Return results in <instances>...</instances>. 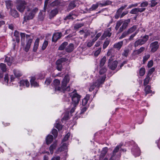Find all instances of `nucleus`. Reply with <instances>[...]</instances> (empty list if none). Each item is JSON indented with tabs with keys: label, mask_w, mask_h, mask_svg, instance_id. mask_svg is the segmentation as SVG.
I'll use <instances>...</instances> for the list:
<instances>
[{
	"label": "nucleus",
	"mask_w": 160,
	"mask_h": 160,
	"mask_svg": "<svg viewBox=\"0 0 160 160\" xmlns=\"http://www.w3.org/2000/svg\"><path fill=\"white\" fill-rule=\"evenodd\" d=\"M106 78L104 76H100L99 78H96L95 81L90 85L89 91L92 92L95 89V93H96L98 91L100 85L104 82Z\"/></svg>",
	"instance_id": "1"
},
{
	"label": "nucleus",
	"mask_w": 160,
	"mask_h": 160,
	"mask_svg": "<svg viewBox=\"0 0 160 160\" xmlns=\"http://www.w3.org/2000/svg\"><path fill=\"white\" fill-rule=\"evenodd\" d=\"M27 6L26 15L24 18L25 20L26 19L29 20L32 19L38 10V8H32L31 6Z\"/></svg>",
	"instance_id": "2"
},
{
	"label": "nucleus",
	"mask_w": 160,
	"mask_h": 160,
	"mask_svg": "<svg viewBox=\"0 0 160 160\" xmlns=\"http://www.w3.org/2000/svg\"><path fill=\"white\" fill-rule=\"evenodd\" d=\"M70 96H72V102L71 104V109L70 111L71 114L73 112L75 109L76 107L78 105L80 98V96L77 93H71Z\"/></svg>",
	"instance_id": "3"
},
{
	"label": "nucleus",
	"mask_w": 160,
	"mask_h": 160,
	"mask_svg": "<svg viewBox=\"0 0 160 160\" xmlns=\"http://www.w3.org/2000/svg\"><path fill=\"white\" fill-rule=\"evenodd\" d=\"M69 80L70 79L68 75H66L62 82V86L61 88H56V89L60 92H63L64 90V87H66L67 84L69 82Z\"/></svg>",
	"instance_id": "4"
},
{
	"label": "nucleus",
	"mask_w": 160,
	"mask_h": 160,
	"mask_svg": "<svg viewBox=\"0 0 160 160\" xmlns=\"http://www.w3.org/2000/svg\"><path fill=\"white\" fill-rule=\"evenodd\" d=\"M27 3L25 1H20L17 6V8L20 12H23Z\"/></svg>",
	"instance_id": "5"
},
{
	"label": "nucleus",
	"mask_w": 160,
	"mask_h": 160,
	"mask_svg": "<svg viewBox=\"0 0 160 160\" xmlns=\"http://www.w3.org/2000/svg\"><path fill=\"white\" fill-rule=\"evenodd\" d=\"M159 45L158 41H155L150 44V52H155L159 48Z\"/></svg>",
	"instance_id": "6"
},
{
	"label": "nucleus",
	"mask_w": 160,
	"mask_h": 160,
	"mask_svg": "<svg viewBox=\"0 0 160 160\" xmlns=\"http://www.w3.org/2000/svg\"><path fill=\"white\" fill-rule=\"evenodd\" d=\"M30 35H26L27 43L26 46L24 48L25 51L28 52L29 49L31 45L32 42V39L30 38Z\"/></svg>",
	"instance_id": "7"
},
{
	"label": "nucleus",
	"mask_w": 160,
	"mask_h": 160,
	"mask_svg": "<svg viewBox=\"0 0 160 160\" xmlns=\"http://www.w3.org/2000/svg\"><path fill=\"white\" fill-rule=\"evenodd\" d=\"M113 59H109L108 66L109 68L112 70H114L117 67L118 62L116 60L112 62Z\"/></svg>",
	"instance_id": "8"
},
{
	"label": "nucleus",
	"mask_w": 160,
	"mask_h": 160,
	"mask_svg": "<svg viewBox=\"0 0 160 160\" xmlns=\"http://www.w3.org/2000/svg\"><path fill=\"white\" fill-rule=\"evenodd\" d=\"M62 36V33L61 32L54 33L52 38V41L56 42L58 40L60 39Z\"/></svg>",
	"instance_id": "9"
},
{
	"label": "nucleus",
	"mask_w": 160,
	"mask_h": 160,
	"mask_svg": "<svg viewBox=\"0 0 160 160\" xmlns=\"http://www.w3.org/2000/svg\"><path fill=\"white\" fill-rule=\"evenodd\" d=\"M132 152L135 157L138 156L140 155V150L137 145L135 146L132 149Z\"/></svg>",
	"instance_id": "10"
},
{
	"label": "nucleus",
	"mask_w": 160,
	"mask_h": 160,
	"mask_svg": "<svg viewBox=\"0 0 160 160\" xmlns=\"http://www.w3.org/2000/svg\"><path fill=\"white\" fill-rule=\"evenodd\" d=\"M145 10V8H135L132 9L130 12L132 14H137L139 12H144Z\"/></svg>",
	"instance_id": "11"
},
{
	"label": "nucleus",
	"mask_w": 160,
	"mask_h": 160,
	"mask_svg": "<svg viewBox=\"0 0 160 160\" xmlns=\"http://www.w3.org/2000/svg\"><path fill=\"white\" fill-rule=\"evenodd\" d=\"M116 52L114 48H111L109 49L107 53V55L108 56H111L110 59H113V58L116 54Z\"/></svg>",
	"instance_id": "12"
},
{
	"label": "nucleus",
	"mask_w": 160,
	"mask_h": 160,
	"mask_svg": "<svg viewBox=\"0 0 160 160\" xmlns=\"http://www.w3.org/2000/svg\"><path fill=\"white\" fill-rule=\"evenodd\" d=\"M145 49L144 47H142L139 49L134 50L132 52V55L133 56H136L143 52Z\"/></svg>",
	"instance_id": "13"
},
{
	"label": "nucleus",
	"mask_w": 160,
	"mask_h": 160,
	"mask_svg": "<svg viewBox=\"0 0 160 160\" xmlns=\"http://www.w3.org/2000/svg\"><path fill=\"white\" fill-rule=\"evenodd\" d=\"M111 31V28H110L106 30L104 32L103 35L102 36V39H104L107 37H110L112 34V33L110 32Z\"/></svg>",
	"instance_id": "14"
},
{
	"label": "nucleus",
	"mask_w": 160,
	"mask_h": 160,
	"mask_svg": "<svg viewBox=\"0 0 160 160\" xmlns=\"http://www.w3.org/2000/svg\"><path fill=\"white\" fill-rule=\"evenodd\" d=\"M58 12V10L57 8H55L52 10L49 14V18L50 19H52L55 16Z\"/></svg>",
	"instance_id": "15"
},
{
	"label": "nucleus",
	"mask_w": 160,
	"mask_h": 160,
	"mask_svg": "<svg viewBox=\"0 0 160 160\" xmlns=\"http://www.w3.org/2000/svg\"><path fill=\"white\" fill-rule=\"evenodd\" d=\"M4 61V62L7 63L8 65L10 66L11 65L13 62L12 58L10 57L6 56Z\"/></svg>",
	"instance_id": "16"
},
{
	"label": "nucleus",
	"mask_w": 160,
	"mask_h": 160,
	"mask_svg": "<svg viewBox=\"0 0 160 160\" xmlns=\"http://www.w3.org/2000/svg\"><path fill=\"white\" fill-rule=\"evenodd\" d=\"M122 24V26L119 29V32H121L124 29H125L128 26V21L125 20L123 22V21Z\"/></svg>",
	"instance_id": "17"
},
{
	"label": "nucleus",
	"mask_w": 160,
	"mask_h": 160,
	"mask_svg": "<svg viewBox=\"0 0 160 160\" xmlns=\"http://www.w3.org/2000/svg\"><path fill=\"white\" fill-rule=\"evenodd\" d=\"M20 86H26L27 87H28L30 84L27 80H22L20 81Z\"/></svg>",
	"instance_id": "18"
},
{
	"label": "nucleus",
	"mask_w": 160,
	"mask_h": 160,
	"mask_svg": "<svg viewBox=\"0 0 160 160\" xmlns=\"http://www.w3.org/2000/svg\"><path fill=\"white\" fill-rule=\"evenodd\" d=\"M74 45L72 43H70L65 48L66 51L68 52H72L74 49Z\"/></svg>",
	"instance_id": "19"
},
{
	"label": "nucleus",
	"mask_w": 160,
	"mask_h": 160,
	"mask_svg": "<svg viewBox=\"0 0 160 160\" xmlns=\"http://www.w3.org/2000/svg\"><path fill=\"white\" fill-rule=\"evenodd\" d=\"M90 96L87 95L82 100V104L83 106H86L87 105L88 100L89 99Z\"/></svg>",
	"instance_id": "20"
},
{
	"label": "nucleus",
	"mask_w": 160,
	"mask_h": 160,
	"mask_svg": "<svg viewBox=\"0 0 160 160\" xmlns=\"http://www.w3.org/2000/svg\"><path fill=\"white\" fill-rule=\"evenodd\" d=\"M13 73L15 77L17 78L21 77L22 75V73L19 70L16 69L13 70Z\"/></svg>",
	"instance_id": "21"
},
{
	"label": "nucleus",
	"mask_w": 160,
	"mask_h": 160,
	"mask_svg": "<svg viewBox=\"0 0 160 160\" xmlns=\"http://www.w3.org/2000/svg\"><path fill=\"white\" fill-rule=\"evenodd\" d=\"M123 44V41H120L115 43L113 45V47L118 50H119L121 48Z\"/></svg>",
	"instance_id": "22"
},
{
	"label": "nucleus",
	"mask_w": 160,
	"mask_h": 160,
	"mask_svg": "<svg viewBox=\"0 0 160 160\" xmlns=\"http://www.w3.org/2000/svg\"><path fill=\"white\" fill-rule=\"evenodd\" d=\"M53 140V137L52 135H48L46 138V141L47 144L51 143Z\"/></svg>",
	"instance_id": "23"
},
{
	"label": "nucleus",
	"mask_w": 160,
	"mask_h": 160,
	"mask_svg": "<svg viewBox=\"0 0 160 160\" xmlns=\"http://www.w3.org/2000/svg\"><path fill=\"white\" fill-rule=\"evenodd\" d=\"M60 81L57 79H56L54 80L53 82V85L55 87V91H59L57 89H56V88H60L58 86L60 84Z\"/></svg>",
	"instance_id": "24"
},
{
	"label": "nucleus",
	"mask_w": 160,
	"mask_h": 160,
	"mask_svg": "<svg viewBox=\"0 0 160 160\" xmlns=\"http://www.w3.org/2000/svg\"><path fill=\"white\" fill-rule=\"evenodd\" d=\"M66 59L64 58H61L57 61L56 62V65H63L64 62H66Z\"/></svg>",
	"instance_id": "25"
},
{
	"label": "nucleus",
	"mask_w": 160,
	"mask_h": 160,
	"mask_svg": "<svg viewBox=\"0 0 160 160\" xmlns=\"http://www.w3.org/2000/svg\"><path fill=\"white\" fill-rule=\"evenodd\" d=\"M35 78L34 77H32L30 81L31 85L35 87L38 86V83L35 81Z\"/></svg>",
	"instance_id": "26"
},
{
	"label": "nucleus",
	"mask_w": 160,
	"mask_h": 160,
	"mask_svg": "<svg viewBox=\"0 0 160 160\" xmlns=\"http://www.w3.org/2000/svg\"><path fill=\"white\" fill-rule=\"evenodd\" d=\"M39 41V39L38 38H37L35 40L33 48V51L34 52H36L38 49V47Z\"/></svg>",
	"instance_id": "27"
},
{
	"label": "nucleus",
	"mask_w": 160,
	"mask_h": 160,
	"mask_svg": "<svg viewBox=\"0 0 160 160\" xmlns=\"http://www.w3.org/2000/svg\"><path fill=\"white\" fill-rule=\"evenodd\" d=\"M10 14L15 18H17L19 16L17 11L14 9H11V10Z\"/></svg>",
	"instance_id": "28"
},
{
	"label": "nucleus",
	"mask_w": 160,
	"mask_h": 160,
	"mask_svg": "<svg viewBox=\"0 0 160 160\" xmlns=\"http://www.w3.org/2000/svg\"><path fill=\"white\" fill-rule=\"evenodd\" d=\"M120 157L119 154L112 153L109 160H117Z\"/></svg>",
	"instance_id": "29"
},
{
	"label": "nucleus",
	"mask_w": 160,
	"mask_h": 160,
	"mask_svg": "<svg viewBox=\"0 0 160 160\" xmlns=\"http://www.w3.org/2000/svg\"><path fill=\"white\" fill-rule=\"evenodd\" d=\"M108 149L106 147L103 148L101 152V154L100 155V158H103L106 155L108 152Z\"/></svg>",
	"instance_id": "30"
},
{
	"label": "nucleus",
	"mask_w": 160,
	"mask_h": 160,
	"mask_svg": "<svg viewBox=\"0 0 160 160\" xmlns=\"http://www.w3.org/2000/svg\"><path fill=\"white\" fill-rule=\"evenodd\" d=\"M106 69L104 67L102 68L99 71L100 76H98L97 78H99V77H102V76H104L106 77L105 75L104 74L106 71Z\"/></svg>",
	"instance_id": "31"
},
{
	"label": "nucleus",
	"mask_w": 160,
	"mask_h": 160,
	"mask_svg": "<svg viewBox=\"0 0 160 160\" xmlns=\"http://www.w3.org/2000/svg\"><path fill=\"white\" fill-rule=\"evenodd\" d=\"M68 44V43L67 42H63L58 48V50H62L64 49L65 48Z\"/></svg>",
	"instance_id": "32"
},
{
	"label": "nucleus",
	"mask_w": 160,
	"mask_h": 160,
	"mask_svg": "<svg viewBox=\"0 0 160 160\" xmlns=\"http://www.w3.org/2000/svg\"><path fill=\"white\" fill-rule=\"evenodd\" d=\"M45 11L44 10V12L40 11L38 14V18L40 20H43L44 18V15L45 14Z\"/></svg>",
	"instance_id": "33"
},
{
	"label": "nucleus",
	"mask_w": 160,
	"mask_h": 160,
	"mask_svg": "<svg viewBox=\"0 0 160 160\" xmlns=\"http://www.w3.org/2000/svg\"><path fill=\"white\" fill-rule=\"evenodd\" d=\"M60 0H55L50 4V6L52 7L57 6L60 4Z\"/></svg>",
	"instance_id": "34"
},
{
	"label": "nucleus",
	"mask_w": 160,
	"mask_h": 160,
	"mask_svg": "<svg viewBox=\"0 0 160 160\" xmlns=\"http://www.w3.org/2000/svg\"><path fill=\"white\" fill-rule=\"evenodd\" d=\"M143 44L142 42V41L141 39H139L136 41L134 43V46L135 47H138L139 45H142Z\"/></svg>",
	"instance_id": "35"
},
{
	"label": "nucleus",
	"mask_w": 160,
	"mask_h": 160,
	"mask_svg": "<svg viewBox=\"0 0 160 160\" xmlns=\"http://www.w3.org/2000/svg\"><path fill=\"white\" fill-rule=\"evenodd\" d=\"M149 77V76L147 75L146 78L144 79L143 82L144 86H146L148 83L150 79Z\"/></svg>",
	"instance_id": "36"
},
{
	"label": "nucleus",
	"mask_w": 160,
	"mask_h": 160,
	"mask_svg": "<svg viewBox=\"0 0 160 160\" xmlns=\"http://www.w3.org/2000/svg\"><path fill=\"white\" fill-rule=\"evenodd\" d=\"M56 147V143H54L52 144L49 148L50 152L51 154H52L53 152V149H55Z\"/></svg>",
	"instance_id": "37"
},
{
	"label": "nucleus",
	"mask_w": 160,
	"mask_h": 160,
	"mask_svg": "<svg viewBox=\"0 0 160 160\" xmlns=\"http://www.w3.org/2000/svg\"><path fill=\"white\" fill-rule=\"evenodd\" d=\"M151 87L149 85L147 86L145 88L144 91L145 92V96L146 95L151 93V90H150Z\"/></svg>",
	"instance_id": "38"
},
{
	"label": "nucleus",
	"mask_w": 160,
	"mask_h": 160,
	"mask_svg": "<svg viewBox=\"0 0 160 160\" xmlns=\"http://www.w3.org/2000/svg\"><path fill=\"white\" fill-rule=\"evenodd\" d=\"M76 6L75 2H70L68 6V8L70 10L73 9Z\"/></svg>",
	"instance_id": "39"
},
{
	"label": "nucleus",
	"mask_w": 160,
	"mask_h": 160,
	"mask_svg": "<svg viewBox=\"0 0 160 160\" xmlns=\"http://www.w3.org/2000/svg\"><path fill=\"white\" fill-rule=\"evenodd\" d=\"M137 28V26L136 25H134L131 28H130L128 30V32L129 34L132 33Z\"/></svg>",
	"instance_id": "40"
},
{
	"label": "nucleus",
	"mask_w": 160,
	"mask_h": 160,
	"mask_svg": "<svg viewBox=\"0 0 160 160\" xmlns=\"http://www.w3.org/2000/svg\"><path fill=\"white\" fill-rule=\"evenodd\" d=\"M101 3H98L95 4H93L91 8H90V10L92 11L95 10L96 8H97L99 5H101Z\"/></svg>",
	"instance_id": "41"
},
{
	"label": "nucleus",
	"mask_w": 160,
	"mask_h": 160,
	"mask_svg": "<svg viewBox=\"0 0 160 160\" xmlns=\"http://www.w3.org/2000/svg\"><path fill=\"white\" fill-rule=\"evenodd\" d=\"M123 22V21L122 20H119L118 21L116 24V25L115 27V29L116 30H117L118 29L119 27L121 25V24H122Z\"/></svg>",
	"instance_id": "42"
},
{
	"label": "nucleus",
	"mask_w": 160,
	"mask_h": 160,
	"mask_svg": "<svg viewBox=\"0 0 160 160\" xmlns=\"http://www.w3.org/2000/svg\"><path fill=\"white\" fill-rule=\"evenodd\" d=\"M67 149V146L65 143H64L59 148V150L61 151H66Z\"/></svg>",
	"instance_id": "43"
},
{
	"label": "nucleus",
	"mask_w": 160,
	"mask_h": 160,
	"mask_svg": "<svg viewBox=\"0 0 160 160\" xmlns=\"http://www.w3.org/2000/svg\"><path fill=\"white\" fill-rule=\"evenodd\" d=\"M106 60V58L105 57H103L102 59H101L100 63V66L102 67L103 66L104 64H105Z\"/></svg>",
	"instance_id": "44"
},
{
	"label": "nucleus",
	"mask_w": 160,
	"mask_h": 160,
	"mask_svg": "<svg viewBox=\"0 0 160 160\" xmlns=\"http://www.w3.org/2000/svg\"><path fill=\"white\" fill-rule=\"evenodd\" d=\"M129 34L128 31L124 32L122 34V35L119 38V39H122L125 37L127 35Z\"/></svg>",
	"instance_id": "45"
},
{
	"label": "nucleus",
	"mask_w": 160,
	"mask_h": 160,
	"mask_svg": "<svg viewBox=\"0 0 160 160\" xmlns=\"http://www.w3.org/2000/svg\"><path fill=\"white\" fill-rule=\"evenodd\" d=\"M150 5L151 7H154L158 3L157 0H152L150 1Z\"/></svg>",
	"instance_id": "46"
},
{
	"label": "nucleus",
	"mask_w": 160,
	"mask_h": 160,
	"mask_svg": "<svg viewBox=\"0 0 160 160\" xmlns=\"http://www.w3.org/2000/svg\"><path fill=\"white\" fill-rule=\"evenodd\" d=\"M145 69L144 68H142L139 70V75L141 76H143L145 73Z\"/></svg>",
	"instance_id": "47"
},
{
	"label": "nucleus",
	"mask_w": 160,
	"mask_h": 160,
	"mask_svg": "<svg viewBox=\"0 0 160 160\" xmlns=\"http://www.w3.org/2000/svg\"><path fill=\"white\" fill-rule=\"evenodd\" d=\"M84 25L83 23H78L75 24L74 26V28L75 29H78Z\"/></svg>",
	"instance_id": "48"
},
{
	"label": "nucleus",
	"mask_w": 160,
	"mask_h": 160,
	"mask_svg": "<svg viewBox=\"0 0 160 160\" xmlns=\"http://www.w3.org/2000/svg\"><path fill=\"white\" fill-rule=\"evenodd\" d=\"M149 38V37L147 35H145L143 36L142 39H141L143 43L144 44L148 40Z\"/></svg>",
	"instance_id": "49"
},
{
	"label": "nucleus",
	"mask_w": 160,
	"mask_h": 160,
	"mask_svg": "<svg viewBox=\"0 0 160 160\" xmlns=\"http://www.w3.org/2000/svg\"><path fill=\"white\" fill-rule=\"evenodd\" d=\"M55 127L58 130H61L62 128V126L59 123L58 121L56 122Z\"/></svg>",
	"instance_id": "50"
},
{
	"label": "nucleus",
	"mask_w": 160,
	"mask_h": 160,
	"mask_svg": "<svg viewBox=\"0 0 160 160\" xmlns=\"http://www.w3.org/2000/svg\"><path fill=\"white\" fill-rule=\"evenodd\" d=\"M129 49H126L124 50V52L122 53V55L125 57H127L128 55L129 52Z\"/></svg>",
	"instance_id": "51"
},
{
	"label": "nucleus",
	"mask_w": 160,
	"mask_h": 160,
	"mask_svg": "<svg viewBox=\"0 0 160 160\" xmlns=\"http://www.w3.org/2000/svg\"><path fill=\"white\" fill-rule=\"evenodd\" d=\"M121 148V146L120 145H118L114 149L112 153L117 154L116 153L118 152L119 149Z\"/></svg>",
	"instance_id": "52"
},
{
	"label": "nucleus",
	"mask_w": 160,
	"mask_h": 160,
	"mask_svg": "<svg viewBox=\"0 0 160 160\" xmlns=\"http://www.w3.org/2000/svg\"><path fill=\"white\" fill-rule=\"evenodd\" d=\"M149 54L145 55L143 58V63H145L150 58Z\"/></svg>",
	"instance_id": "53"
},
{
	"label": "nucleus",
	"mask_w": 160,
	"mask_h": 160,
	"mask_svg": "<svg viewBox=\"0 0 160 160\" xmlns=\"http://www.w3.org/2000/svg\"><path fill=\"white\" fill-rule=\"evenodd\" d=\"M148 4V3L147 1H145L142 2L140 4V7H147Z\"/></svg>",
	"instance_id": "54"
},
{
	"label": "nucleus",
	"mask_w": 160,
	"mask_h": 160,
	"mask_svg": "<svg viewBox=\"0 0 160 160\" xmlns=\"http://www.w3.org/2000/svg\"><path fill=\"white\" fill-rule=\"evenodd\" d=\"M88 108V105H86V106H83L81 108V111L80 114L83 113L85 112L86 111Z\"/></svg>",
	"instance_id": "55"
},
{
	"label": "nucleus",
	"mask_w": 160,
	"mask_h": 160,
	"mask_svg": "<svg viewBox=\"0 0 160 160\" xmlns=\"http://www.w3.org/2000/svg\"><path fill=\"white\" fill-rule=\"evenodd\" d=\"M6 7L8 9L10 8L11 5V1L10 0L6 1H5Z\"/></svg>",
	"instance_id": "56"
},
{
	"label": "nucleus",
	"mask_w": 160,
	"mask_h": 160,
	"mask_svg": "<svg viewBox=\"0 0 160 160\" xmlns=\"http://www.w3.org/2000/svg\"><path fill=\"white\" fill-rule=\"evenodd\" d=\"M138 31H136L133 34H132L130 37L129 40L131 41L133 40V38L136 36V34L138 33Z\"/></svg>",
	"instance_id": "57"
},
{
	"label": "nucleus",
	"mask_w": 160,
	"mask_h": 160,
	"mask_svg": "<svg viewBox=\"0 0 160 160\" xmlns=\"http://www.w3.org/2000/svg\"><path fill=\"white\" fill-rule=\"evenodd\" d=\"M102 49L101 48H99L98 50L94 52V55L96 57L98 56L101 52Z\"/></svg>",
	"instance_id": "58"
},
{
	"label": "nucleus",
	"mask_w": 160,
	"mask_h": 160,
	"mask_svg": "<svg viewBox=\"0 0 160 160\" xmlns=\"http://www.w3.org/2000/svg\"><path fill=\"white\" fill-rule=\"evenodd\" d=\"M48 42L47 41H45L42 45V49L43 50H44L47 47V46L48 45Z\"/></svg>",
	"instance_id": "59"
},
{
	"label": "nucleus",
	"mask_w": 160,
	"mask_h": 160,
	"mask_svg": "<svg viewBox=\"0 0 160 160\" xmlns=\"http://www.w3.org/2000/svg\"><path fill=\"white\" fill-rule=\"evenodd\" d=\"M52 133L54 135V137L56 138L58 135L57 130L55 129H52Z\"/></svg>",
	"instance_id": "60"
},
{
	"label": "nucleus",
	"mask_w": 160,
	"mask_h": 160,
	"mask_svg": "<svg viewBox=\"0 0 160 160\" xmlns=\"http://www.w3.org/2000/svg\"><path fill=\"white\" fill-rule=\"evenodd\" d=\"M70 133H68L67 135L64 137V138L62 141L63 142H65L69 138L70 136Z\"/></svg>",
	"instance_id": "61"
},
{
	"label": "nucleus",
	"mask_w": 160,
	"mask_h": 160,
	"mask_svg": "<svg viewBox=\"0 0 160 160\" xmlns=\"http://www.w3.org/2000/svg\"><path fill=\"white\" fill-rule=\"evenodd\" d=\"M109 43V42L108 40H106L103 44V48H105L108 46Z\"/></svg>",
	"instance_id": "62"
},
{
	"label": "nucleus",
	"mask_w": 160,
	"mask_h": 160,
	"mask_svg": "<svg viewBox=\"0 0 160 160\" xmlns=\"http://www.w3.org/2000/svg\"><path fill=\"white\" fill-rule=\"evenodd\" d=\"M127 7V5H125L123 6H122L119 9H118L117 11L121 13L122 11L124 9H125Z\"/></svg>",
	"instance_id": "63"
},
{
	"label": "nucleus",
	"mask_w": 160,
	"mask_h": 160,
	"mask_svg": "<svg viewBox=\"0 0 160 160\" xmlns=\"http://www.w3.org/2000/svg\"><path fill=\"white\" fill-rule=\"evenodd\" d=\"M69 118V114L68 113H66L65 114V115L62 118V120H66L68 119Z\"/></svg>",
	"instance_id": "64"
}]
</instances>
